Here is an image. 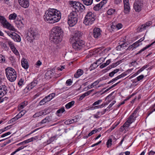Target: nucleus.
<instances>
[{
	"label": "nucleus",
	"mask_w": 155,
	"mask_h": 155,
	"mask_svg": "<svg viewBox=\"0 0 155 155\" xmlns=\"http://www.w3.org/2000/svg\"><path fill=\"white\" fill-rule=\"evenodd\" d=\"M143 3L141 0H136L134 4V8L136 12H139L143 7Z\"/></svg>",
	"instance_id": "9b49d317"
},
{
	"label": "nucleus",
	"mask_w": 155,
	"mask_h": 155,
	"mask_svg": "<svg viewBox=\"0 0 155 155\" xmlns=\"http://www.w3.org/2000/svg\"><path fill=\"white\" fill-rule=\"evenodd\" d=\"M55 96V94L52 93L49 94L48 95L46 96L45 97V99L48 100V102L50 101Z\"/></svg>",
	"instance_id": "4be33fe9"
},
{
	"label": "nucleus",
	"mask_w": 155,
	"mask_h": 155,
	"mask_svg": "<svg viewBox=\"0 0 155 155\" xmlns=\"http://www.w3.org/2000/svg\"><path fill=\"white\" fill-rule=\"evenodd\" d=\"M8 45L11 48L12 50L13 49H14L15 48L13 44L11 42H8Z\"/></svg>",
	"instance_id": "052dcab7"
},
{
	"label": "nucleus",
	"mask_w": 155,
	"mask_h": 155,
	"mask_svg": "<svg viewBox=\"0 0 155 155\" xmlns=\"http://www.w3.org/2000/svg\"><path fill=\"white\" fill-rule=\"evenodd\" d=\"M17 17V15L15 13L10 14L9 16V18L10 20H15Z\"/></svg>",
	"instance_id": "4c0bfd02"
},
{
	"label": "nucleus",
	"mask_w": 155,
	"mask_h": 155,
	"mask_svg": "<svg viewBox=\"0 0 155 155\" xmlns=\"http://www.w3.org/2000/svg\"><path fill=\"white\" fill-rule=\"evenodd\" d=\"M154 43H155V41L152 42L151 44L148 45L146 46L145 47L143 48L141 50H140V51H138L137 53H136V55H138L139 54L141 53L143 51H144L146 49H147V48H149L150 47L153 45Z\"/></svg>",
	"instance_id": "6ab92c4d"
},
{
	"label": "nucleus",
	"mask_w": 155,
	"mask_h": 155,
	"mask_svg": "<svg viewBox=\"0 0 155 155\" xmlns=\"http://www.w3.org/2000/svg\"><path fill=\"white\" fill-rule=\"evenodd\" d=\"M103 106V105H96V106H94L93 107L94 108L93 109H99L102 108V106Z\"/></svg>",
	"instance_id": "69168bd1"
},
{
	"label": "nucleus",
	"mask_w": 155,
	"mask_h": 155,
	"mask_svg": "<svg viewBox=\"0 0 155 155\" xmlns=\"http://www.w3.org/2000/svg\"><path fill=\"white\" fill-rule=\"evenodd\" d=\"M130 124H128L127 122L126 121L123 125L121 127V129H122V128H124V127H128L130 126Z\"/></svg>",
	"instance_id": "13d9d810"
},
{
	"label": "nucleus",
	"mask_w": 155,
	"mask_h": 155,
	"mask_svg": "<svg viewBox=\"0 0 155 155\" xmlns=\"http://www.w3.org/2000/svg\"><path fill=\"white\" fill-rule=\"evenodd\" d=\"M97 62H94L93 64H91L90 67L89 68V69L90 71H91L92 70L95 69L98 66V65H97Z\"/></svg>",
	"instance_id": "393cba45"
},
{
	"label": "nucleus",
	"mask_w": 155,
	"mask_h": 155,
	"mask_svg": "<svg viewBox=\"0 0 155 155\" xmlns=\"http://www.w3.org/2000/svg\"><path fill=\"white\" fill-rule=\"evenodd\" d=\"M11 134V133L10 132H8L5 133V134H3L1 136V137H5L6 136H7L8 135L10 134Z\"/></svg>",
	"instance_id": "0e129e2a"
},
{
	"label": "nucleus",
	"mask_w": 155,
	"mask_h": 155,
	"mask_svg": "<svg viewBox=\"0 0 155 155\" xmlns=\"http://www.w3.org/2000/svg\"><path fill=\"white\" fill-rule=\"evenodd\" d=\"M115 9L113 8H110L108 9L107 11V13L108 15H113L115 12Z\"/></svg>",
	"instance_id": "2f4dec72"
},
{
	"label": "nucleus",
	"mask_w": 155,
	"mask_h": 155,
	"mask_svg": "<svg viewBox=\"0 0 155 155\" xmlns=\"http://www.w3.org/2000/svg\"><path fill=\"white\" fill-rule=\"evenodd\" d=\"M57 135H54L53 137H51L48 140L47 142L50 143L53 141L54 140L57 139Z\"/></svg>",
	"instance_id": "58836bf2"
},
{
	"label": "nucleus",
	"mask_w": 155,
	"mask_h": 155,
	"mask_svg": "<svg viewBox=\"0 0 155 155\" xmlns=\"http://www.w3.org/2000/svg\"><path fill=\"white\" fill-rule=\"evenodd\" d=\"M128 118L132 121H133V122H134L136 119V117H134V115L131 114Z\"/></svg>",
	"instance_id": "4d7b16f0"
},
{
	"label": "nucleus",
	"mask_w": 155,
	"mask_h": 155,
	"mask_svg": "<svg viewBox=\"0 0 155 155\" xmlns=\"http://www.w3.org/2000/svg\"><path fill=\"white\" fill-rule=\"evenodd\" d=\"M24 80L22 79L21 78L19 80L18 84L19 86H21L24 84Z\"/></svg>",
	"instance_id": "603ef678"
},
{
	"label": "nucleus",
	"mask_w": 155,
	"mask_h": 155,
	"mask_svg": "<svg viewBox=\"0 0 155 155\" xmlns=\"http://www.w3.org/2000/svg\"><path fill=\"white\" fill-rule=\"evenodd\" d=\"M107 0H103L99 3L95 5L93 7V9L95 11H99L107 2Z\"/></svg>",
	"instance_id": "4468645a"
},
{
	"label": "nucleus",
	"mask_w": 155,
	"mask_h": 155,
	"mask_svg": "<svg viewBox=\"0 0 155 155\" xmlns=\"http://www.w3.org/2000/svg\"><path fill=\"white\" fill-rule=\"evenodd\" d=\"M28 104L27 101H25L21 103L18 107V110L20 111L21 109H22L25 106Z\"/></svg>",
	"instance_id": "aec40b11"
},
{
	"label": "nucleus",
	"mask_w": 155,
	"mask_h": 155,
	"mask_svg": "<svg viewBox=\"0 0 155 155\" xmlns=\"http://www.w3.org/2000/svg\"><path fill=\"white\" fill-rule=\"evenodd\" d=\"M117 30H119L122 27V25L121 23H118L115 26Z\"/></svg>",
	"instance_id": "5fc2aeb1"
},
{
	"label": "nucleus",
	"mask_w": 155,
	"mask_h": 155,
	"mask_svg": "<svg viewBox=\"0 0 155 155\" xmlns=\"http://www.w3.org/2000/svg\"><path fill=\"white\" fill-rule=\"evenodd\" d=\"M5 72L7 78L9 81L12 82L15 80L17 75L14 69L8 67L5 69Z\"/></svg>",
	"instance_id": "20e7f679"
},
{
	"label": "nucleus",
	"mask_w": 155,
	"mask_h": 155,
	"mask_svg": "<svg viewBox=\"0 0 155 155\" xmlns=\"http://www.w3.org/2000/svg\"><path fill=\"white\" fill-rule=\"evenodd\" d=\"M61 15L60 11L54 8H49L45 11L43 18L47 22L54 23L58 22L60 20Z\"/></svg>",
	"instance_id": "f257e3e1"
},
{
	"label": "nucleus",
	"mask_w": 155,
	"mask_h": 155,
	"mask_svg": "<svg viewBox=\"0 0 155 155\" xmlns=\"http://www.w3.org/2000/svg\"><path fill=\"white\" fill-rule=\"evenodd\" d=\"M149 66V65L148 64H147L143 66L142 68H141L139 70L136 72L137 74L138 75L141 72L143 71L144 69L145 68H148Z\"/></svg>",
	"instance_id": "c756f323"
},
{
	"label": "nucleus",
	"mask_w": 155,
	"mask_h": 155,
	"mask_svg": "<svg viewBox=\"0 0 155 155\" xmlns=\"http://www.w3.org/2000/svg\"><path fill=\"white\" fill-rule=\"evenodd\" d=\"M146 28L144 24L139 26L137 28L138 31H139V32H141L146 30Z\"/></svg>",
	"instance_id": "bb28decb"
},
{
	"label": "nucleus",
	"mask_w": 155,
	"mask_h": 155,
	"mask_svg": "<svg viewBox=\"0 0 155 155\" xmlns=\"http://www.w3.org/2000/svg\"><path fill=\"white\" fill-rule=\"evenodd\" d=\"M74 122H75V121H74V119H69L67 120H66L65 122V123L66 124H71L73 123H74Z\"/></svg>",
	"instance_id": "c03bdc74"
},
{
	"label": "nucleus",
	"mask_w": 155,
	"mask_h": 155,
	"mask_svg": "<svg viewBox=\"0 0 155 155\" xmlns=\"http://www.w3.org/2000/svg\"><path fill=\"white\" fill-rule=\"evenodd\" d=\"M5 61V57L2 54H0V62H2Z\"/></svg>",
	"instance_id": "6e6d98bb"
},
{
	"label": "nucleus",
	"mask_w": 155,
	"mask_h": 155,
	"mask_svg": "<svg viewBox=\"0 0 155 155\" xmlns=\"http://www.w3.org/2000/svg\"><path fill=\"white\" fill-rule=\"evenodd\" d=\"M151 21H149L147 22L145 24H144V25H145L146 27L147 28V27L150 26L151 25Z\"/></svg>",
	"instance_id": "e2e57ef3"
},
{
	"label": "nucleus",
	"mask_w": 155,
	"mask_h": 155,
	"mask_svg": "<svg viewBox=\"0 0 155 155\" xmlns=\"http://www.w3.org/2000/svg\"><path fill=\"white\" fill-rule=\"evenodd\" d=\"M96 132L97 131L95 130H93L88 134V136H90Z\"/></svg>",
	"instance_id": "774afa93"
},
{
	"label": "nucleus",
	"mask_w": 155,
	"mask_h": 155,
	"mask_svg": "<svg viewBox=\"0 0 155 155\" xmlns=\"http://www.w3.org/2000/svg\"><path fill=\"white\" fill-rule=\"evenodd\" d=\"M82 36L81 32L80 31H76L74 33V35L71 37L72 40H81L80 37Z\"/></svg>",
	"instance_id": "2eb2a0df"
},
{
	"label": "nucleus",
	"mask_w": 155,
	"mask_h": 155,
	"mask_svg": "<svg viewBox=\"0 0 155 155\" xmlns=\"http://www.w3.org/2000/svg\"><path fill=\"white\" fill-rule=\"evenodd\" d=\"M38 136H35L30 138V142L34 140H36L38 139Z\"/></svg>",
	"instance_id": "bf43d9fd"
},
{
	"label": "nucleus",
	"mask_w": 155,
	"mask_h": 155,
	"mask_svg": "<svg viewBox=\"0 0 155 155\" xmlns=\"http://www.w3.org/2000/svg\"><path fill=\"white\" fill-rule=\"evenodd\" d=\"M7 34L15 41L17 42H20L21 41V39L20 37L16 33L10 32H8Z\"/></svg>",
	"instance_id": "ddd939ff"
},
{
	"label": "nucleus",
	"mask_w": 155,
	"mask_h": 155,
	"mask_svg": "<svg viewBox=\"0 0 155 155\" xmlns=\"http://www.w3.org/2000/svg\"><path fill=\"white\" fill-rule=\"evenodd\" d=\"M102 32V31L100 28L95 27L93 31V37L96 39L100 38L101 36Z\"/></svg>",
	"instance_id": "f8f14e48"
},
{
	"label": "nucleus",
	"mask_w": 155,
	"mask_h": 155,
	"mask_svg": "<svg viewBox=\"0 0 155 155\" xmlns=\"http://www.w3.org/2000/svg\"><path fill=\"white\" fill-rule=\"evenodd\" d=\"M78 14L76 11H72L68 15V23L71 27L74 26L78 21Z\"/></svg>",
	"instance_id": "39448f33"
},
{
	"label": "nucleus",
	"mask_w": 155,
	"mask_h": 155,
	"mask_svg": "<svg viewBox=\"0 0 155 155\" xmlns=\"http://www.w3.org/2000/svg\"><path fill=\"white\" fill-rule=\"evenodd\" d=\"M50 55L51 56H50V58L51 59H52V60H54V58L56 57V52L55 51L52 52L51 53Z\"/></svg>",
	"instance_id": "79ce46f5"
},
{
	"label": "nucleus",
	"mask_w": 155,
	"mask_h": 155,
	"mask_svg": "<svg viewBox=\"0 0 155 155\" xmlns=\"http://www.w3.org/2000/svg\"><path fill=\"white\" fill-rule=\"evenodd\" d=\"M0 23L4 27L9 30L15 31V29L14 26L10 24L4 17L2 16H0Z\"/></svg>",
	"instance_id": "0eeeda50"
},
{
	"label": "nucleus",
	"mask_w": 155,
	"mask_h": 155,
	"mask_svg": "<svg viewBox=\"0 0 155 155\" xmlns=\"http://www.w3.org/2000/svg\"><path fill=\"white\" fill-rule=\"evenodd\" d=\"M0 45L2 48L5 49L7 48V45L5 43H4L2 41H0Z\"/></svg>",
	"instance_id": "864d4df0"
},
{
	"label": "nucleus",
	"mask_w": 155,
	"mask_h": 155,
	"mask_svg": "<svg viewBox=\"0 0 155 155\" xmlns=\"http://www.w3.org/2000/svg\"><path fill=\"white\" fill-rule=\"evenodd\" d=\"M124 10H125V13H128L130 11V8L129 5H124Z\"/></svg>",
	"instance_id": "473e14b6"
},
{
	"label": "nucleus",
	"mask_w": 155,
	"mask_h": 155,
	"mask_svg": "<svg viewBox=\"0 0 155 155\" xmlns=\"http://www.w3.org/2000/svg\"><path fill=\"white\" fill-rule=\"evenodd\" d=\"M74 8L76 12H82L85 9V6L79 2H73L72 3Z\"/></svg>",
	"instance_id": "1a4fd4ad"
},
{
	"label": "nucleus",
	"mask_w": 155,
	"mask_h": 155,
	"mask_svg": "<svg viewBox=\"0 0 155 155\" xmlns=\"http://www.w3.org/2000/svg\"><path fill=\"white\" fill-rule=\"evenodd\" d=\"M44 114V112L42 111H41L39 112L36 113L33 115V117H38L40 116H41Z\"/></svg>",
	"instance_id": "37998d69"
},
{
	"label": "nucleus",
	"mask_w": 155,
	"mask_h": 155,
	"mask_svg": "<svg viewBox=\"0 0 155 155\" xmlns=\"http://www.w3.org/2000/svg\"><path fill=\"white\" fill-rule=\"evenodd\" d=\"M112 140L111 138H109L106 143V145L107 148L110 147L112 145Z\"/></svg>",
	"instance_id": "c9c22d12"
},
{
	"label": "nucleus",
	"mask_w": 155,
	"mask_h": 155,
	"mask_svg": "<svg viewBox=\"0 0 155 155\" xmlns=\"http://www.w3.org/2000/svg\"><path fill=\"white\" fill-rule=\"evenodd\" d=\"M63 32L61 27L56 26L53 28L50 33V40L55 44L60 42Z\"/></svg>",
	"instance_id": "f03ea898"
},
{
	"label": "nucleus",
	"mask_w": 155,
	"mask_h": 155,
	"mask_svg": "<svg viewBox=\"0 0 155 155\" xmlns=\"http://www.w3.org/2000/svg\"><path fill=\"white\" fill-rule=\"evenodd\" d=\"M144 76L143 74H141L137 77L134 80H133V82L135 83H137L138 81H140L141 80H142L144 78Z\"/></svg>",
	"instance_id": "5701e85b"
},
{
	"label": "nucleus",
	"mask_w": 155,
	"mask_h": 155,
	"mask_svg": "<svg viewBox=\"0 0 155 155\" xmlns=\"http://www.w3.org/2000/svg\"><path fill=\"white\" fill-rule=\"evenodd\" d=\"M37 84V83L34 81H33L30 84V86L31 87V89H32L35 86H36Z\"/></svg>",
	"instance_id": "3c124183"
},
{
	"label": "nucleus",
	"mask_w": 155,
	"mask_h": 155,
	"mask_svg": "<svg viewBox=\"0 0 155 155\" xmlns=\"http://www.w3.org/2000/svg\"><path fill=\"white\" fill-rule=\"evenodd\" d=\"M18 2L20 5L24 8H27L29 6V0H21Z\"/></svg>",
	"instance_id": "dca6fc26"
},
{
	"label": "nucleus",
	"mask_w": 155,
	"mask_h": 155,
	"mask_svg": "<svg viewBox=\"0 0 155 155\" xmlns=\"http://www.w3.org/2000/svg\"><path fill=\"white\" fill-rule=\"evenodd\" d=\"M149 66V65L148 64H147L143 66L142 68H141L139 70L136 72L137 74L138 75L141 72L143 71L144 69L145 68H148Z\"/></svg>",
	"instance_id": "cd10ccee"
},
{
	"label": "nucleus",
	"mask_w": 155,
	"mask_h": 155,
	"mask_svg": "<svg viewBox=\"0 0 155 155\" xmlns=\"http://www.w3.org/2000/svg\"><path fill=\"white\" fill-rule=\"evenodd\" d=\"M149 66V65L148 64H147L143 66L142 68H141L139 70L136 72L137 74L138 75L141 72L143 71L144 69L145 68H148Z\"/></svg>",
	"instance_id": "c85d7f7f"
},
{
	"label": "nucleus",
	"mask_w": 155,
	"mask_h": 155,
	"mask_svg": "<svg viewBox=\"0 0 155 155\" xmlns=\"http://www.w3.org/2000/svg\"><path fill=\"white\" fill-rule=\"evenodd\" d=\"M120 64V62L118 61L116 62L113 63L109 66V69H111L112 68H114L117 66L118 65Z\"/></svg>",
	"instance_id": "e433bc0d"
},
{
	"label": "nucleus",
	"mask_w": 155,
	"mask_h": 155,
	"mask_svg": "<svg viewBox=\"0 0 155 155\" xmlns=\"http://www.w3.org/2000/svg\"><path fill=\"white\" fill-rule=\"evenodd\" d=\"M48 102V100L47 101L45 97L40 101L39 104L40 105H42Z\"/></svg>",
	"instance_id": "ea45409f"
},
{
	"label": "nucleus",
	"mask_w": 155,
	"mask_h": 155,
	"mask_svg": "<svg viewBox=\"0 0 155 155\" xmlns=\"http://www.w3.org/2000/svg\"><path fill=\"white\" fill-rule=\"evenodd\" d=\"M127 72H124L122 73L121 74L118 75L119 76V77H120V78H123L125 76H126L127 75Z\"/></svg>",
	"instance_id": "680f3d73"
},
{
	"label": "nucleus",
	"mask_w": 155,
	"mask_h": 155,
	"mask_svg": "<svg viewBox=\"0 0 155 155\" xmlns=\"http://www.w3.org/2000/svg\"><path fill=\"white\" fill-rule=\"evenodd\" d=\"M74 42L72 44V47L75 50H80L84 45L85 42L82 40H74Z\"/></svg>",
	"instance_id": "6e6552de"
},
{
	"label": "nucleus",
	"mask_w": 155,
	"mask_h": 155,
	"mask_svg": "<svg viewBox=\"0 0 155 155\" xmlns=\"http://www.w3.org/2000/svg\"><path fill=\"white\" fill-rule=\"evenodd\" d=\"M7 92V87L5 85L0 86V103L3 102L6 97L3 98V97L6 94Z\"/></svg>",
	"instance_id": "9d476101"
},
{
	"label": "nucleus",
	"mask_w": 155,
	"mask_h": 155,
	"mask_svg": "<svg viewBox=\"0 0 155 155\" xmlns=\"http://www.w3.org/2000/svg\"><path fill=\"white\" fill-rule=\"evenodd\" d=\"M73 83V81L71 79H69L67 80L66 84L67 86H70Z\"/></svg>",
	"instance_id": "8fccbe9b"
},
{
	"label": "nucleus",
	"mask_w": 155,
	"mask_h": 155,
	"mask_svg": "<svg viewBox=\"0 0 155 155\" xmlns=\"http://www.w3.org/2000/svg\"><path fill=\"white\" fill-rule=\"evenodd\" d=\"M26 111L25 110H21L20 112L17 114L19 118L21 117L26 113Z\"/></svg>",
	"instance_id": "a19ab883"
},
{
	"label": "nucleus",
	"mask_w": 155,
	"mask_h": 155,
	"mask_svg": "<svg viewBox=\"0 0 155 155\" xmlns=\"http://www.w3.org/2000/svg\"><path fill=\"white\" fill-rule=\"evenodd\" d=\"M12 50L16 55L17 56H18L19 55L18 52V51L15 48L14 49H13Z\"/></svg>",
	"instance_id": "338daca9"
},
{
	"label": "nucleus",
	"mask_w": 155,
	"mask_h": 155,
	"mask_svg": "<svg viewBox=\"0 0 155 155\" xmlns=\"http://www.w3.org/2000/svg\"><path fill=\"white\" fill-rule=\"evenodd\" d=\"M120 71L119 69H115L113 71L109 74V76L110 77H112L114 75L119 71Z\"/></svg>",
	"instance_id": "a878e982"
},
{
	"label": "nucleus",
	"mask_w": 155,
	"mask_h": 155,
	"mask_svg": "<svg viewBox=\"0 0 155 155\" xmlns=\"http://www.w3.org/2000/svg\"><path fill=\"white\" fill-rule=\"evenodd\" d=\"M102 100L101 99L98 100V101L95 102L94 103L92 104L93 106H94L97 105L99 104L102 102Z\"/></svg>",
	"instance_id": "09e8293b"
},
{
	"label": "nucleus",
	"mask_w": 155,
	"mask_h": 155,
	"mask_svg": "<svg viewBox=\"0 0 155 155\" xmlns=\"http://www.w3.org/2000/svg\"><path fill=\"white\" fill-rule=\"evenodd\" d=\"M19 118L17 115L15 117H14L11 119L10 120L9 122V123H11L12 122H15L16 121V120H18Z\"/></svg>",
	"instance_id": "49530a36"
},
{
	"label": "nucleus",
	"mask_w": 155,
	"mask_h": 155,
	"mask_svg": "<svg viewBox=\"0 0 155 155\" xmlns=\"http://www.w3.org/2000/svg\"><path fill=\"white\" fill-rule=\"evenodd\" d=\"M21 65L25 69H27L28 68V63L27 60L24 58H22L21 60Z\"/></svg>",
	"instance_id": "f3484780"
},
{
	"label": "nucleus",
	"mask_w": 155,
	"mask_h": 155,
	"mask_svg": "<svg viewBox=\"0 0 155 155\" xmlns=\"http://www.w3.org/2000/svg\"><path fill=\"white\" fill-rule=\"evenodd\" d=\"M65 111V109L64 107H62L59 109L56 112V113L58 114L62 113Z\"/></svg>",
	"instance_id": "a18cd8bd"
},
{
	"label": "nucleus",
	"mask_w": 155,
	"mask_h": 155,
	"mask_svg": "<svg viewBox=\"0 0 155 155\" xmlns=\"http://www.w3.org/2000/svg\"><path fill=\"white\" fill-rule=\"evenodd\" d=\"M100 112L97 111L96 114L93 115V117L96 119H97L100 117Z\"/></svg>",
	"instance_id": "de8ad7c7"
},
{
	"label": "nucleus",
	"mask_w": 155,
	"mask_h": 155,
	"mask_svg": "<svg viewBox=\"0 0 155 155\" xmlns=\"http://www.w3.org/2000/svg\"><path fill=\"white\" fill-rule=\"evenodd\" d=\"M51 121V119L49 117H47L43 119L41 121V124H45L47 122H49Z\"/></svg>",
	"instance_id": "f704fd0d"
},
{
	"label": "nucleus",
	"mask_w": 155,
	"mask_h": 155,
	"mask_svg": "<svg viewBox=\"0 0 155 155\" xmlns=\"http://www.w3.org/2000/svg\"><path fill=\"white\" fill-rule=\"evenodd\" d=\"M52 72L51 71H48L45 74V78L47 79H49L52 77Z\"/></svg>",
	"instance_id": "412c9836"
},
{
	"label": "nucleus",
	"mask_w": 155,
	"mask_h": 155,
	"mask_svg": "<svg viewBox=\"0 0 155 155\" xmlns=\"http://www.w3.org/2000/svg\"><path fill=\"white\" fill-rule=\"evenodd\" d=\"M30 29V42H33L34 40L36 39L39 36V34L36 26H32Z\"/></svg>",
	"instance_id": "423d86ee"
},
{
	"label": "nucleus",
	"mask_w": 155,
	"mask_h": 155,
	"mask_svg": "<svg viewBox=\"0 0 155 155\" xmlns=\"http://www.w3.org/2000/svg\"><path fill=\"white\" fill-rule=\"evenodd\" d=\"M96 19V16L91 12H88L85 16L83 23L86 25H91L94 23Z\"/></svg>",
	"instance_id": "7ed1b4c3"
},
{
	"label": "nucleus",
	"mask_w": 155,
	"mask_h": 155,
	"mask_svg": "<svg viewBox=\"0 0 155 155\" xmlns=\"http://www.w3.org/2000/svg\"><path fill=\"white\" fill-rule=\"evenodd\" d=\"M83 3L87 6L90 5L93 3V0H82Z\"/></svg>",
	"instance_id": "b1692460"
},
{
	"label": "nucleus",
	"mask_w": 155,
	"mask_h": 155,
	"mask_svg": "<svg viewBox=\"0 0 155 155\" xmlns=\"http://www.w3.org/2000/svg\"><path fill=\"white\" fill-rule=\"evenodd\" d=\"M140 45L139 43L137 42V41H136L133 44H132L131 45L129 46L128 48V50H130V48H132L133 47L134 48H136L137 47H138Z\"/></svg>",
	"instance_id": "7c9ffc66"
},
{
	"label": "nucleus",
	"mask_w": 155,
	"mask_h": 155,
	"mask_svg": "<svg viewBox=\"0 0 155 155\" xmlns=\"http://www.w3.org/2000/svg\"><path fill=\"white\" fill-rule=\"evenodd\" d=\"M83 72V71L82 69H79L77 70L76 72L74 74V77L76 78H78L82 75Z\"/></svg>",
	"instance_id": "a211bd4d"
},
{
	"label": "nucleus",
	"mask_w": 155,
	"mask_h": 155,
	"mask_svg": "<svg viewBox=\"0 0 155 155\" xmlns=\"http://www.w3.org/2000/svg\"><path fill=\"white\" fill-rule=\"evenodd\" d=\"M75 102L74 101H72L69 102L65 105V107L67 109L70 108L74 104Z\"/></svg>",
	"instance_id": "72a5a7b5"
}]
</instances>
